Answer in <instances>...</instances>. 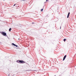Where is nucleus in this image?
<instances>
[{
    "label": "nucleus",
    "instance_id": "2eb2a0df",
    "mask_svg": "<svg viewBox=\"0 0 76 76\" xmlns=\"http://www.w3.org/2000/svg\"><path fill=\"white\" fill-rule=\"evenodd\" d=\"M3 0L4 1V0Z\"/></svg>",
    "mask_w": 76,
    "mask_h": 76
},
{
    "label": "nucleus",
    "instance_id": "4468645a",
    "mask_svg": "<svg viewBox=\"0 0 76 76\" xmlns=\"http://www.w3.org/2000/svg\"><path fill=\"white\" fill-rule=\"evenodd\" d=\"M34 71H35V70H34Z\"/></svg>",
    "mask_w": 76,
    "mask_h": 76
},
{
    "label": "nucleus",
    "instance_id": "f8f14e48",
    "mask_svg": "<svg viewBox=\"0 0 76 76\" xmlns=\"http://www.w3.org/2000/svg\"><path fill=\"white\" fill-rule=\"evenodd\" d=\"M23 1H25V0H24Z\"/></svg>",
    "mask_w": 76,
    "mask_h": 76
},
{
    "label": "nucleus",
    "instance_id": "0eeeda50",
    "mask_svg": "<svg viewBox=\"0 0 76 76\" xmlns=\"http://www.w3.org/2000/svg\"><path fill=\"white\" fill-rule=\"evenodd\" d=\"M43 10H44V9H42L41 10V12H42L43 11Z\"/></svg>",
    "mask_w": 76,
    "mask_h": 76
},
{
    "label": "nucleus",
    "instance_id": "ddd939ff",
    "mask_svg": "<svg viewBox=\"0 0 76 76\" xmlns=\"http://www.w3.org/2000/svg\"><path fill=\"white\" fill-rule=\"evenodd\" d=\"M18 39H19V38Z\"/></svg>",
    "mask_w": 76,
    "mask_h": 76
},
{
    "label": "nucleus",
    "instance_id": "1a4fd4ad",
    "mask_svg": "<svg viewBox=\"0 0 76 76\" xmlns=\"http://www.w3.org/2000/svg\"><path fill=\"white\" fill-rule=\"evenodd\" d=\"M15 4H14V6H15Z\"/></svg>",
    "mask_w": 76,
    "mask_h": 76
},
{
    "label": "nucleus",
    "instance_id": "423d86ee",
    "mask_svg": "<svg viewBox=\"0 0 76 76\" xmlns=\"http://www.w3.org/2000/svg\"><path fill=\"white\" fill-rule=\"evenodd\" d=\"M11 29H12V28H10L9 29V31L10 32V31H11Z\"/></svg>",
    "mask_w": 76,
    "mask_h": 76
},
{
    "label": "nucleus",
    "instance_id": "f257e3e1",
    "mask_svg": "<svg viewBox=\"0 0 76 76\" xmlns=\"http://www.w3.org/2000/svg\"><path fill=\"white\" fill-rule=\"evenodd\" d=\"M17 63H21V64H23L25 63V62L23 61L22 60H18L17 61Z\"/></svg>",
    "mask_w": 76,
    "mask_h": 76
},
{
    "label": "nucleus",
    "instance_id": "39448f33",
    "mask_svg": "<svg viewBox=\"0 0 76 76\" xmlns=\"http://www.w3.org/2000/svg\"><path fill=\"white\" fill-rule=\"evenodd\" d=\"M69 15H70V12H69L68 13V14L67 16V18H69Z\"/></svg>",
    "mask_w": 76,
    "mask_h": 76
},
{
    "label": "nucleus",
    "instance_id": "9d476101",
    "mask_svg": "<svg viewBox=\"0 0 76 76\" xmlns=\"http://www.w3.org/2000/svg\"><path fill=\"white\" fill-rule=\"evenodd\" d=\"M32 23L33 24L34 23Z\"/></svg>",
    "mask_w": 76,
    "mask_h": 76
},
{
    "label": "nucleus",
    "instance_id": "9b49d317",
    "mask_svg": "<svg viewBox=\"0 0 76 76\" xmlns=\"http://www.w3.org/2000/svg\"><path fill=\"white\" fill-rule=\"evenodd\" d=\"M48 1V0H46V1Z\"/></svg>",
    "mask_w": 76,
    "mask_h": 76
},
{
    "label": "nucleus",
    "instance_id": "6e6552de",
    "mask_svg": "<svg viewBox=\"0 0 76 76\" xmlns=\"http://www.w3.org/2000/svg\"><path fill=\"white\" fill-rule=\"evenodd\" d=\"M64 42H65L66 41V39H64Z\"/></svg>",
    "mask_w": 76,
    "mask_h": 76
},
{
    "label": "nucleus",
    "instance_id": "7ed1b4c3",
    "mask_svg": "<svg viewBox=\"0 0 76 76\" xmlns=\"http://www.w3.org/2000/svg\"><path fill=\"white\" fill-rule=\"evenodd\" d=\"M67 56L66 55H65L64 56V58H63V61H64V60H65V58H66V56Z\"/></svg>",
    "mask_w": 76,
    "mask_h": 76
},
{
    "label": "nucleus",
    "instance_id": "20e7f679",
    "mask_svg": "<svg viewBox=\"0 0 76 76\" xmlns=\"http://www.w3.org/2000/svg\"><path fill=\"white\" fill-rule=\"evenodd\" d=\"M12 45H14V46H15L16 47H18V45H16L14 44V43H12Z\"/></svg>",
    "mask_w": 76,
    "mask_h": 76
},
{
    "label": "nucleus",
    "instance_id": "f03ea898",
    "mask_svg": "<svg viewBox=\"0 0 76 76\" xmlns=\"http://www.w3.org/2000/svg\"><path fill=\"white\" fill-rule=\"evenodd\" d=\"M2 34L4 36H5V35H6V33L4 32H3L2 33Z\"/></svg>",
    "mask_w": 76,
    "mask_h": 76
}]
</instances>
